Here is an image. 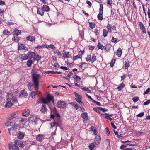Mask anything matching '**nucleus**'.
I'll return each mask as SVG.
<instances>
[{
  "instance_id": "nucleus-51",
  "label": "nucleus",
  "mask_w": 150,
  "mask_h": 150,
  "mask_svg": "<svg viewBox=\"0 0 150 150\" xmlns=\"http://www.w3.org/2000/svg\"><path fill=\"white\" fill-rule=\"evenodd\" d=\"M111 41L112 42L116 43L117 42V39L113 37Z\"/></svg>"
},
{
  "instance_id": "nucleus-1",
  "label": "nucleus",
  "mask_w": 150,
  "mask_h": 150,
  "mask_svg": "<svg viewBox=\"0 0 150 150\" xmlns=\"http://www.w3.org/2000/svg\"><path fill=\"white\" fill-rule=\"evenodd\" d=\"M39 74H35L32 76V81L33 82L32 83L31 82H29L27 84L28 88L30 91L31 90V87L34 86V90L38 91L39 88Z\"/></svg>"
},
{
  "instance_id": "nucleus-57",
  "label": "nucleus",
  "mask_w": 150,
  "mask_h": 150,
  "mask_svg": "<svg viewBox=\"0 0 150 150\" xmlns=\"http://www.w3.org/2000/svg\"><path fill=\"white\" fill-rule=\"evenodd\" d=\"M16 117L15 116L13 115V114H11L8 117V119L9 120H11L14 118Z\"/></svg>"
},
{
  "instance_id": "nucleus-45",
  "label": "nucleus",
  "mask_w": 150,
  "mask_h": 150,
  "mask_svg": "<svg viewBox=\"0 0 150 150\" xmlns=\"http://www.w3.org/2000/svg\"><path fill=\"white\" fill-rule=\"evenodd\" d=\"M103 5L102 4H100V7L99 10V12H102L103 13Z\"/></svg>"
},
{
  "instance_id": "nucleus-18",
  "label": "nucleus",
  "mask_w": 150,
  "mask_h": 150,
  "mask_svg": "<svg viewBox=\"0 0 150 150\" xmlns=\"http://www.w3.org/2000/svg\"><path fill=\"white\" fill-rule=\"evenodd\" d=\"M27 55L30 59H31L32 58H34V57L35 55V54L34 52L30 51L27 53Z\"/></svg>"
},
{
  "instance_id": "nucleus-34",
  "label": "nucleus",
  "mask_w": 150,
  "mask_h": 150,
  "mask_svg": "<svg viewBox=\"0 0 150 150\" xmlns=\"http://www.w3.org/2000/svg\"><path fill=\"white\" fill-rule=\"evenodd\" d=\"M105 50L108 51L110 49V46L108 44H106L104 46Z\"/></svg>"
},
{
  "instance_id": "nucleus-32",
  "label": "nucleus",
  "mask_w": 150,
  "mask_h": 150,
  "mask_svg": "<svg viewBox=\"0 0 150 150\" xmlns=\"http://www.w3.org/2000/svg\"><path fill=\"white\" fill-rule=\"evenodd\" d=\"M50 125L51 126L50 127V129H51V128H53L54 127H56L55 130H56L57 127H58L57 124H56L55 122H52L50 123Z\"/></svg>"
},
{
  "instance_id": "nucleus-61",
  "label": "nucleus",
  "mask_w": 150,
  "mask_h": 150,
  "mask_svg": "<svg viewBox=\"0 0 150 150\" xmlns=\"http://www.w3.org/2000/svg\"><path fill=\"white\" fill-rule=\"evenodd\" d=\"M150 92V88H148L147 89V90L144 92V94H147L149 93Z\"/></svg>"
},
{
  "instance_id": "nucleus-43",
  "label": "nucleus",
  "mask_w": 150,
  "mask_h": 150,
  "mask_svg": "<svg viewBox=\"0 0 150 150\" xmlns=\"http://www.w3.org/2000/svg\"><path fill=\"white\" fill-rule=\"evenodd\" d=\"M41 58V57L39 55H37L36 57H34V59L35 60L39 61L40 60Z\"/></svg>"
},
{
  "instance_id": "nucleus-55",
  "label": "nucleus",
  "mask_w": 150,
  "mask_h": 150,
  "mask_svg": "<svg viewBox=\"0 0 150 150\" xmlns=\"http://www.w3.org/2000/svg\"><path fill=\"white\" fill-rule=\"evenodd\" d=\"M107 4L111 6L112 4V0H107Z\"/></svg>"
},
{
  "instance_id": "nucleus-60",
  "label": "nucleus",
  "mask_w": 150,
  "mask_h": 150,
  "mask_svg": "<svg viewBox=\"0 0 150 150\" xmlns=\"http://www.w3.org/2000/svg\"><path fill=\"white\" fill-rule=\"evenodd\" d=\"M93 103H96V105H99V106L101 105V104L99 102H97L96 101L94 100H93Z\"/></svg>"
},
{
  "instance_id": "nucleus-21",
  "label": "nucleus",
  "mask_w": 150,
  "mask_h": 150,
  "mask_svg": "<svg viewBox=\"0 0 150 150\" xmlns=\"http://www.w3.org/2000/svg\"><path fill=\"white\" fill-rule=\"evenodd\" d=\"M25 54H23L21 55V61L25 60L28 59V57Z\"/></svg>"
},
{
  "instance_id": "nucleus-7",
  "label": "nucleus",
  "mask_w": 150,
  "mask_h": 150,
  "mask_svg": "<svg viewBox=\"0 0 150 150\" xmlns=\"http://www.w3.org/2000/svg\"><path fill=\"white\" fill-rule=\"evenodd\" d=\"M101 137L99 135L96 136L95 137L94 143L96 145H98L100 143Z\"/></svg>"
},
{
  "instance_id": "nucleus-23",
  "label": "nucleus",
  "mask_w": 150,
  "mask_h": 150,
  "mask_svg": "<svg viewBox=\"0 0 150 150\" xmlns=\"http://www.w3.org/2000/svg\"><path fill=\"white\" fill-rule=\"evenodd\" d=\"M13 104L11 102L7 100V102L5 105V107L7 108H10L13 105Z\"/></svg>"
},
{
  "instance_id": "nucleus-49",
  "label": "nucleus",
  "mask_w": 150,
  "mask_h": 150,
  "mask_svg": "<svg viewBox=\"0 0 150 150\" xmlns=\"http://www.w3.org/2000/svg\"><path fill=\"white\" fill-rule=\"evenodd\" d=\"M115 61L116 60L115 59H112L110 63V66L111 67H113Z\"/></svg>"
},
{
  "instance_id": "nucleus-14",
  "label": "nucleus",
  "mask_w": 150,
  "mask_h": 150,
  "mask_svg": "<svg viewBox=\"0 0 150 150\" xmlns=\"http://www.w3.org/2000/svg\"><path fill=\"white\" fill-rule=\"evenodd\" d=\"M42 47H43L47 48H51L52 49H54L55 48V47L52 44H50L49 45H47L46 44L43 45Z\"/></svg>"
},
{
  "instance_id": "nucleus-40",
  "label": "nucleus",
  "mask_w": 150,
  "mask_h": 150,
  "mask_svg": "<svg viewBox=\"0 0 150 150\" xmlns=\"http://www.w3.org/2000/svg\"><path fill=\"white\" fill-rule=\"evenodd\" d=\"M32 62H33L31 60H28L26 64L28 67H30L31 66Z\"/></svg>"
},
{
  "instance_id": "nucleus-8",
  "label": "nucleus",
  "mask_w": 150,
  "mask_h": 150,
  "mask_svg": "<svg viewBox=\"0 0 150 150\" xmlns=\"http://www.w3.org/2000/svg\"><path fill=\"white\" fill-rule=\"evenodd\" d=\"M139 26L140 29L142 30L143 33H146V29L145 26L141 22H139Z\"/></svg>"
},
{
  "instance_id": "nucleus-33",
  "label": "nucleus",
  "mask_w": 150,
  "mask_h": 150,
  "mask_svg": "<svg viewBox=\"0 0 150 150\" xmlns=\"http://www.w3.org/2000/svg\"><path fill=\"white\" fill-rule=\"evenodd\" d=\"M88 147L90 150H94L95 145L94 143H92L89 145Z\"/></svg>"
},
{
  "instance_id": "nucleus-6",
  "label": "nucleus",
  "mask_w": 150,
  "mask_h": 150,
  "mask_svg": "<svg viewBox=\"0 0 150 150\" xmlns=\"http://www.w3.org/2000/svg\"><path fill=\"white\" fill-rule=\"evenodd\" d=\"M28 95V94L27 92L26 91L25 89H23L22 90L20 93L19 95V97L20 98L27 97Z\"/></svg>"
},
{
  "instance_id": "nucleus-54",
  "label": "nucleus",
  "mask_w": 150,
  "mask_h": 150,
  "mask_svg": "<svg viewBox=\"0 0 150 150\" xmlns=\"http://www.w3.org/2000/svg\"><path fill=\"white\" fill-rule=\"evenodd\" d=\"M18 145L19 146V147H21V148H23L24 146V144H23L22 142H18Z\"/></svg>"
},
{
  "instance_id": "nucleus-22",
  "label": "nucleus",
  "mask_w": 150,
  "mask_h": 150,
  "mask_svg": "<svg viewBox=\"0 0 150 150\" xmlns=\"http://www.w3.org/2000/svg\"><path fill=\"white\" fill-rule=\"evenodd\" d=\"M26 39L30 42L34 41H35V38L33 36L29 35L26 38Z\"/></svg>"
},
{
  "instance_id": "nucleus-52",
  "label": "nucleus",
  "mask_w": 150,
  "mask_h": 150,
  "mask_svg": "<svg viewBox=\"0 0 150 150\" xmlns=\"http://www.w3.org/2000/svg\"><path fill=\"white\" fill-rule=\"evenodd\" d=\"M93 109L95 111L98 113H100L99 111H100V107L94 108Z\"/></svg>"
},
{
  "instance_id": "nucleus-15",
  "label": "nucleus",
  "mask_w": 150,
  "mask_h": 150,
  "mask_svg": "<svg viewBox=\"0 0 150 150\" xmlns=\"http://www.w3.org/2000/svg\"><path fill=\"white\" fill-rule=\"evenodd\" d=\"M21 32V30H19L17 29L16 28L13 32V35H20Z\"/></svg>"
},
{
  "instance_id": "nucleus-37",
  "label": "nucleus",
  "mask_w": 150,
  "mask_h": 150,
  "mask_svg": "<svg viewBox=\"0 0 150 150\" xmlns=\"http://www.w3.org/2000/svg\"><path fill=\"white\" fill-rule=\"evenodd\" d=\"M97 47L98 49H101L102 50L104 48V47L100 42L98 43Z\"/></svg>"
},
{
  "instance_id": "nucleus-62",
  "label": "nucleus",
  "mask_w": 150,
  "mask_h": 150,
  "mask_svg": "<svg viewBox=\"0 0 150 150\" xmlns=\"http://www.w3.org/2000/svg\"><path fill=\"white\" fill-rule=\"evenodd\" d=\"M105 130L106 131V133L107 135L108 136L110 134V133L108 127L106 128Z\"/></svg>"
},
{
  "instance_id": "nucleus-28",
  "label": "nucleus",
  "mask_w": 150,
  "mask_h": 150,
  "mask_svg": "<svg viewBox=\"0 0 150 150\" xmlns=\"http://www.w3.org/2000/svg\"><path fill=\"white\" fill-rule=\"evenodd\" d=\"M16 142H15V144H13L11 146V149L12 150H19V148L16 145Z\"/></svg>"
},
{
  "instance_id": "nucleus-5",
  "label": "nucleus",
  "mask_w": 150,
  "mask_h": 150,
  "mask_svg": "<svg viewBox=\"0 0 150 150\" xmlns=\"http://www.w3.org/2000/svg\"><path fill=\"white\" fill-rule=\"evenodd\" d=\"M38 117L37 115H31L29 118V121L31 122H34L35 124L36 123V122L38 120Z\"/></svg>"
},
{
  "instance_id": "nucleus-27",
  "label": "nucleus",
  "mask_w": 150,
  "mask_h": 150,
  "mask_svg": "<svg viewBox=\"0 0 150 150\" xmlns=\"http://www.w3.org/2000/svg\"><path fill=\"white\" fill-rule=\"evenodd\" d=\"M42 10V9H40V8H38L37 13L38 14H39L41 16H42L44 15V12Z\"/></svg>"
},
{
  "instance_id": "nucleus-38",
  "label": "nucleus",
  "mask_w": 150,
  "mask_h": 150,
  "mask_svg": "<svg viewBox=\"0 0 150 150\" xmlns=\"http://www.w3.org/2000/svg\"><path fill=\"white\" fill-rule=\"evenodd\" d=\"M96 60V56L93 55L92 56V58L91 60V63H93Z\"/></svg>"
},
{
  "instance_id": "nucleus-35",
  "label": "nucleus",
  "mask_w": 150,
  "mask_h": 150,
  "mask_svg": "<svg viewBox=\"0 0 150 150\" xmlns=\"http://www.w3.org/2000/svg\"><path fill=\"white\" fill-rule=\"evenodd\" d=\"M3 33L4 35H9L10 34V32L8 31V30L6 29L3 31Z\"/></svg>"
},
{
  "instance_id": "nucleus-4",
  "label": "nucleus",
  "mask_w": 150,
  "mask_h": 150,
  "mask_svg": "<svg viewBox=\"0 0 150 150\" xmlns=\"http://www.w3.org/2000/svg\"><path fill=\"white\" fill-rule=\"evenodd\" d=\"M66 103L64 101H58L57 104V106L59 108H63L65 107Z\"/></svg>"
},
{
  "instance_id": "nucleus-56",
  "label": "nucleus",
  "mask_w": 150,
  "mask_h": 150,
  "mask_svg": "<svg viewBox=\"0 0 150 150\" xmlns=\"http://www.w3.org/2000/svg\"><path fill=\"white\" fill-rule=\"evenodd\" d=\"M54 53L55 54H56L58 56L61 55V53L58 50H56L54 51Z\"/></svg>"
},
{
  "instance_id": "nucleus-29",
  "label": "nucleus",
  "mask_w": 150,
  "mask_h": 150,
  "mask_svg": "<svg viewBox=\"0 0 150 150\" xmlns=\"http://www.w3.org/2000/svg\"><path fill=\"white\" fill-rule=\"evenodd\" d=\"M103 13L102 12H99V13L97 15V18L99 20H102L103 19Z\"/></svg>"
},
{
  "instance_id": "nucleus-2",
  "label": "nucleus",
  "mask_w": 150,
  "mask_h": 150,
  "mask_svg": "<svg viewBox=\"0 0 150 150\" xmlns=\"http://www.w3.org/2000/svg\"><path fill=\"white\" fill-rule=\"evenodd\" d=\"M7 100L12 102L13 103L15 106H18V103L16 98L13 96V95L11 94H8V96Z\"/></svg>"
},
{
  "instance_id": "nucleus-9",
  "label": "nucleus",
  "mask_w": 150,
  "mask_h": 150,
  "mask_svg": "<svg viewBox=\"0 0 150 150\" xmlns=\"http://www.w3.org/2000/svg\"><path fill=\"white\" fill-rule=\"evenodd\" d=\"M81 117L82 118L83 121V122L87 120L88 119V117L87 113L86 112L82 113L81 114Z\"/></svg>"
},
{
  "instance_id": "nucleus-41",
  "label": "nucleus",
  "mask_w": 150,
  "mask_h": 150,
  "mask_svg": "<svg viewBox=\"0 0 150 150\" xmlns=\"http://www.w3.org/2000/svg\"><path fill=\"white\" fill-rule=\"evenodd\" d=\"M124 86V84L122 83H121L120 84V85L117 88V89L120 91L122 89Z\"/></svg>"
},
{
  "instance_id": "nucleus-16",
  "label": "nucleus",
  "mask_w": 150,
  "mask_h": 150,
  "mask_svg": "<svg viewBox=\"0 0 150 150\" xmlns=\"http://www.w3.org/2000/svg\"><path fill=\"white\" fill-rule=\"evenodd\" d=\"M42 8V10L43 11H46L47 12L49 11L50 10V8L47 5H43Z\"/></svg>"
},
{
  "instance_id": "nucleus-36",
  "label": "nucleus",
  "mask_w": 150,
  "mask_h": 150,
  "mask_svg": "<svg viewBox=\"0 0 150 150\" xmlns=\"http://www.w3.org/2000/svg\"><path fill=\"white\" fill-rule=\"evenodd\" d=\"M73 78H74L76 82H77L79 81H80L81 80V78L78 76L76 75H75L74 76H73Z\"/></svg>"
},
{
  "instance_id": "nucleus-24",
  "label": "nucleus",
  "mask_w": 150,
  "mask_h": 150,
  "mask_svg": "<svg viewBox=\"0 0 150 150\" xmlns=\"http://www.w3.org/2000/svg\"><path fill=\"white\" fill-rule=\"evenodd\" d=\"M37 91H32L30 94V96L32 98H34L35 97L36 95H37V93L36 92Z\"/></svg>"
},
{
  "instance_id": "nucleus-11",
  "label": "nucleus",
  "mask_w": 150,
  "mask_h": 150,
  "mask_svg": "<svg viewBox=\"0 0 150 150\" xmlns=\"http://www.w3.org/2000/svg\"><path fill=\"white\" fill-rule=\"evenodd\" d=\"M45 139V136L42 135H38L36 137V140L42 142Z\"/></svg>"
},
{
  "instance_id": "nucleus-39",
  "label": "nucleus",
  "mask_w": 150,
  "mask_h": 150,
  "mask_svg": "<svg viewBox=\"0 0 150 150\" xmlns=\"http://www.w3.org/2000/svg\"><path fill=\"white\" fill-rule=\"evenodd\" d=\"M82 57V56L80 55H78L74 57L73 58V60H76L78 59H81Z\"/></svg>"
},
{
  "instance_id": "nucleus-64",
  "label": "nucleus",
  "mask_w": 150,
  "mask_h": 150,
  "mask_svg": "<svg viewBox=\"0 0 150 150\" xmlns=\"http://www.w3.org/2000/svg\"><path fill=\"white\" fill-rule=\"evenodd\" d=\"M150 103V100H147L145 102H144V103L143 104L144 105H148Z\"/></svg>"
},
{
  "instance_id": "nucleus-42",
  "label": "nucleus",
  "mask_w": 150,
  "mask_h": 150,
  "mask_svg": "<svg viewBox=\"0 0 150 150\" xmlns=\"http://www.w3.org/2000/svg\"><path fill=\"white\" fill-rule=\"evenodd\" d=\"M89 27L92 29H93L95 27V24L93 23H89Z\"/></svg>"
},
{
  "instance_id": "nucleus-19",
  "label": "nucleus",
  "mask_w": 150,
  "mask_h": 150,
  "mask_svg": "<svg viewBox=\"0 0 150 150\" xmlns=\"http://www.w3.org/2000/svg\"><path fill=\"white\" fill-rule=\"evenodd\" d=\"M64 53L63 54V57L64 58H68L71 56L69 52H65L64 50Z\"/></svg>"
},
{
  "instance_id": "nucleus-10",
  "label": "nucleus",
  "mask_w": 150,
  "mask_h": 150,
  "mask_svg": "<svg viewBox=\"0 0 150 150\" xmlns=\"http://www.w3.org/2000/svg\"><path fill=\"white\" fill-rule=\"evenodd\" d=\"M30 112V110L28 109H27L25 110V111L22 113V115L23 116L27 117L29 115Z\"/></svg>"
},
{
  "instance_id": "nucleus-48",
  "label": "nucleus",
  "mask_w": 150,
  "mask_h": 150,
  "mask_svg": "<svg viewBox=\"0 0 150 150\" xmlns=\"http://www.w3.org/2000/svg\"><path fill=\"white\" fill-rule=\"evenodd\" d=\"M91 56L90 55H87V57L86 58V60L87 62L91 61Z\"/></svg>"
},
{
  "instance_id": "nucleus-12",
  "label": "nucleus",
  "mask_w": 150,
  "mask_h": 150,
  "mask_svg": "<svg viewBox=\"0 0 150 150\" xmlns=\"http://www.w3.org/2000/svg\"><path fill=\"white\" fill-rule=\"evenodd\" d=\"M18 138L20 139H21L23 138L24 137V134L23 133L19 132L17 133Z\"/></svg>"
},
{
  "instance_id": "nucleus-3",
  "label": "nucleus",
  "mask_w": 150,
  "mask_h": 150,
  "mask_svg": "<svg viewBox=\"0 0 150 150\" xmlns=\"http://www.w3.org/2000/svg\"><path fill=\"white\" fill-rule=\"evenodd\" d=\"M70 104L72 106H74L76 110L78 109V110H79L81 112H84L85 110L83 108L78 105L77 103L75 102L70 103Z\"/></svg>"
},
{
  "instance_id": "nucleus-30",
  "label": "nucleus",
  "mask_w": 150,
  "mask_h": 150,
  "mask_svg": "<svg viewBox=\"0 0 150 150\" xmlns=\"http://www.w3.org/2000/svg\"><path fill=\"white\" fill-rule=\"evenodd\" d=\"M81 99H79L77 98H75L76 100L79 104L82 106H84V104L83 103V102L81 101Z\"/></svg>"
},
{
  "instance_id": "nucleus-25",
  "label": "nucleus",
  "mask_w": 150,
  "mask_h": 150,
  "mask_svg": "<svg viewBox=\"0 0 150 150\" xmlns=\"http://www.w3.org/2000/svg\"><path fill=\"white\" fill-rule=\"evenodd\" d=\"M116 55L119 57H120L122 53V50L120 48H119L117 51Z\"/></svg>"
},
{
  "instance_id": "nucleus-59",
  "label": "nucleus",
  "mask_w": 150,
  "mask_h": 150,
  "mask_svg": "<svg viewBox=\"0 0 150 150\" xmlns=\"http://www.w3.org/2000/svg\"><path fill=\"white\" fill-rule=\"evenodd\" d=\"M5 125L7 127L10 126L11 125V122L9 121H7L5 123Z\"/></svg>"
},
{
  "instance_id": "nucleus-26",
  "label": "nucleus",
  "mask_w": 150,
  "mask_h": 150,
  "mask_svg": "<svg viewBox=\"0 0 150 150\" xmlns=\"http://www.w3.org/2000/svg\"><path fill=\"white\" fill-rule=\"evenodd\" d=\"M25 48V46L23 44L18 43V49L21 50L22 49H24Z\"/></svg>"
},
{
  "instance_id": "nucleus-63",
  "label": "nucleus",
  "mask_w": 150,
  "mask_h": 150,
  "mask_svg": "<svg viewBox=\"0 0 150 150\" xmlns=\"http://www.w3.org/2000/svg\"><path fill=\"white\" fill-rule=\"evenodd\" d=\"M144 113L143 112H142L138 114L136 116L137 117H141L144 116Z\"/></svg>"
},
{
  "instance_id": "nucleus-46",
  "label": "nucleus",
  "mask_w": 150,
  "mask_h": 150,
  "mask_svg": "<svg viewBox=\"0 0 150 150\" xmlns=\"http://www.w3.org/2000/svg\"><path fill=\"white\" fill-rule=\"evenodd\" d=\"M107 28L108 30L110 32H111V30L112 29H113L112 28V26L111 25L108 23L107 26Z\"/></svg>"
},
{
  "instance_id": "nucleus-31",
  "label": "nucleus",
  "mask_w": 150,
  "mask_h": 150,
  "mask_svg": "<svg viewBox=\"0 0 150 150\" xmlns=\"http://www.w3.org/2000/svg\"><path fill=\"white\" fill-rule=\"evenodd\" d=\"M91 130L93 132V134L95 135H96L98 133L97 130L95 129L96 128L93 126H91L90 128Z\"/></svg>"
},
{
  "instance_id": "nucleus-17",
  "label": "nucleus",
  "mask_w": 150,
  "mask_h": 150,
  "mask_svg": "<svg viewBox=\"0 0 150 150\" xmlns=\"http://www.w3.org/2000/svg\"><path fill=\"white\" fill-rule=\"evenodd\" d=\"M47 109L46 106L44 104L42 105L41 107V109L40 110L41 112L45 113L47 112Z\"/></svg>"
},
{
  "instance_id": "nucleus-20",
  "label": "nucleus",
  "mask_w": 150,
  "mask_h": 150,
  "mask_svg": "<svg viewBox=\"0 0 150 150\" xmlns=\"http://www.w3.org/2000/svg\"><path fill=\"white\" fill-rule=\"evenodd\" d=\"M46 98L49 102L51 101H52L53 103H54V98L52 96L48 95Z\"/></svg>"
},
{
  "instance_id": "nucleus-50",
  "label": "nucleus",
  "mask_w": 150,
  "mask_h": 150,
  "mask_svg": "<svg viewBox=\"0 0 150 150\" xmlns=\"http://www.w3.org/2000/svg\"><path fill=\"white\" fill-rule=\"evenodd\" d=\"M139 98L138 97H134L132 98V100L134 102H137L139 100Z\"/></svg>"
},
{
  "instance_id": "nucleus-47",
  "label": "nucleus",
  "mask_w": 150,
  "mask_h": 150,
  "mask_svg": "<svg viewBox=\"0 0 150 150\" xmlns=\"http://www.w3.org/2000/svg\"><path fill=\"white\" fill-rule=\"evenodd\" d=\"M103 36L104 37H106L107 36L108 32L105 29L103 30Z\"/></svg>"
},
{
  "instance_id": "nucleus-58",
  "label": "nucleus",
  "mask_w": 150,
  "mask_h": 150,
  "mask_svg": "<svg viewBox=\"0 0 150 150\" xmlns=\"http://www.w3.org/2000/svg\"><path fill=\"white\" fill-rule=\"evenodd\" d=\"M82 89L85 91H87L89 92H91V90L88 88L83 87L82 88Z\"/></svg>"
},
{
  "instance_id": "nucleus-53",
  "label": "nucleus",
  "mask_w": 150,
  "mask_h": 150,
  "mask_svg": "<svg viewBox=\"0 0 150 150\" xmlns=\"http://www.w3.org/2000/svg\"><path fill=\"white\" fill-rule=\"evenodd\" d=\"M105 144L108 147L110 145V141L109 139H107L105 141Z\"/></svg>"
},
{
  "instance_id": "nucleus-44",
  "label": "nucleus",
  "mask_w": 150,
  "mask_h": 150,
  "mask_svg": "<svg viewBox=\"0 0 150 150\" xmlns=\"http://www.w3.org/2000/svg\"><path fill=\"white\" fill-rule=\"evenodd\" d=\"M42 100V103L48 105V103H49V102L47 100V98H43Z\"/></svg>"
},
{
  "instance_id": "nucleus-13",
  "label": "nucleus",
  "mask_w": 150,
  "mask_h": 150,
  "mask_svg": "<svg viewBox=\"0 0 150 150\" xmlns=\"http://www.w3.org/2000/svg\"><path fill=\"white\" fill-rule=\"evenodd\" d=\"M12 40L13 41L15 42H18L20 40V38L18 35H13Z\"/></svg>"
}]
</instances>
